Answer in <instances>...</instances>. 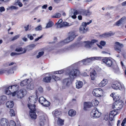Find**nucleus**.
Segmentation results:
<instances>
[{
  "label": "nucleus",
  "mask_w": 126,
  "mask_h": 126,
  "mask_svg": "<svg viewBox=\"0 0 126 126\" xmlns=\"http://www.w3.org/2000/svg\"><path fill=\"white\" fill-rule=\"evenodd\" d=\"M28 101L29 104L28 106L30 109V116L32 119L35 120L37 116L35 112L36 105H35L36 101V99L34 96H31L28 98Z\"/></svg>",
  "instance_id": "1"
},
{
  "label": "nucleus",
  "mask_w": 126,
  "mask_h": 126,
  "mask_svg": "<svg viewBox=\"0 0 126 126\" xmlns=\"http://www.w3.org/2000/svg\"><path fill=\"white\" fill-rule=\"evenodd\" d=\"M68 37L63 41L61 42V43L63 45L65 44L72 41L75 37L76 35H75V32L74 31H70L68 34Z\"/></svg>",
  "instance_id": "2"
},
{
  "label": "nucleus",
  "mask_w": 126,
  "mask_h": 126,
  "mask_svg": "<svg viewBox=\"0 0 126 126\" xmlns=\"http://www.w3.org/2000/svg\"><path fill=\"white\" fill-rule=\"evenodd\" d=\"M103 93V91L100 88H97L94 89L92 91L93 95L96 97H100Z\"/></svg>",
  "instance_id": "3"
},
{
  "label": "nucleus",
  "mask_w": 126,
  "mask_h": 126,
  "mask_svg": "<svg viewBox=\"0 0 126 126\" xmlns=\"http://www.w3.org/2000/svg\"><path fill=\"white\" fill-rule=\"evenodd\" d=\"M90 114L92 118H97L100 116L101 113L98 111L96 108H95L92 110Z\"/></svg>",
  "instance_id": "4"
},
{
  "label": "nucleus",
  "mask_w": 126,
  "mask_h": 126,
  "mask_svg": "<svg viewBox=\"0 0 126 126\" xmlns=\"http://www.w3.org/2000/svg\"><path fill=\"white\" fill-rule=\"evenodd\" d=\"M19 87L17 85L15 84L12 85L9 87L7 90H6V93L7 94H10V93H11V91H14V90H16L17 88Z\"/></svg>",
  "instance_id": "5"
},
{
  "label": "nucleus",
  "mask_w": 126,
  "mask_h": 126,
  "mask_svg": "<svg viewBox=\"0 0 126 126\" xmlns=\"http://www.w3.org/2000/svg\"><path fill=\"white\" fill-rule=\"evenodd\" d=\"M9 121L5 118H2L0 120V126H9Z\"/></svg>",
  "instance_id": "6"
},
{
  "label": "nucleus",
  "mask_w": 126,
  "mask_h": 126,
  "mask_svg": "<svg viewBox=\"0 0 126 126\" xmlns=\"http://www.w3.org/2000/svg\"><path fill=\"white\" fill-rule=\"evenodd\" d=\"M88 30V28L86 27V24L82 23L79 28L80 32L83 33H84L87 32Z\"/></svg>",
  "instance_id": "7"
},
{
  "label": "nucleus",
  "mask_w": 126,
  "mask_h": 126,
  "mask_svg": "<svg viewBox=\"0 0 126 126\" xmlns=\"http://www.w3.org/2000/svg\"><path fill=\"white\" fill-rule=\"evenodd\" d=\"M91 14V12L89 10L82 9L79 12V14H82L83 16H90Z\"/></svg>",
  "instance_id": "8"
},
{
  "label": "nucleus",
  "mask_w": 126,
  "mask_h": 126,
  "mask_svg": "<svg viewBox=\"0 0 126 126\" xmlns=\"http://www.w3.org/2000/svg\"><path fill=\"white\" fill-rule=\"evenodd\" d=\"M118 113V112L116 110H113L110 112L109 114V119L111 121L113 120L114 116Z\"/></svg>",
  "instance_id": "9"
},
{
  "label": "nucleus",
  "mask_w": 126,
  "mask_h": 126,
  "mask_svg": "<svg viewBox=\"0 0 126 126\" xmlns=\"http://www.w3.org/2000/svg\"><path fill=\"white\" fill-rule=\"evenodd\" d=\"M79 72V71L78 70L73 69L69 73L68 75L70 77H71L76 76H77L78 73Z\"/></svg>",
  "instance_id": "10"
},
{
  "label": "nucleus",
  "mask_w": 126,
  "mask_h": 126,
  "mask_svg": "<svg viewBox=\"0 0 126 126\" xmlns=\"http://www.w3.org/2000/svg\"><path fill=\"white\" fill-rule=\"evenodd\" d=\"M114 33L110 31V32L105 33L100 35V37L102 38H106L113 35Z\"/></svg>",
  "instance_id": "11"
},
{
  "label": "nucleus",
  "mask_w": 126,
  "mask_h": 126,
  "mask_svg": "<svg viewBox=\"0 0 126 126\" xmlns=\"http://www.w3.org/2000/svg\"><path fill=\"white\" fill-rule=\"evenodd\" d=\"M92 107V105L91 102H85L84 103V110H87V109L91 108Z\"/></svg>",
  "instance_id": "12"
},
{
  "label": "nucleus",
  "mask_w": 126,
  "mask_h": 126,
  "mask_svg": "<svg viewBox=\"0 0 126 126\" xmlns=\"http://www.w3.org/2000/svg\"><path fill=\"white\" fill-rule=\"evenodd\" d=\"M113 99L114 102L112 105V108L114 109V108H115V106H117L118 104V96H114Z\"/></svg>",
  "instance_id": "13"
},
{
  "label": "nucleus",
  "mask_w": 126,
  "mask_h": 126,
  "mask_svg": "<svg viewBox=\"0 0 126 126\" xmlns=\"http://www.w3.org/2000/svg\"><path fill=\"white\" fill-rule=\"evenodd\" d=\"M96 72L94 70H93L91 72L90 76L91 77V80H94L95 79L96 76Z\"/></svg>",
  "instance_id": "14"
},
{
  "label": "nucleus",
  "mask_w": 126,
  "mask_h": 126,
  "mask_svg": "<svg viewBox=\"0 0 126 126\" xmlns=\"http://www.w3.org/2000/svg\"><path fill=\"white\" fill-rule=\"evenodd\" d=\"M34 87V83L32 81L30 82L27 86V88L30 90H33Z\"/></svg>",
  "instance_id": "15"
},
{
  "label": "nucleus",
  "mask_w": 126,
  "mask_h": 126,
  "mask_svg": "<svg viewBox=\"0 0 126 126\" xmlns=\"http://www.w3.org/2000/svg\"><path fill=\"white\" fill-rule=\"evenodd\" d=\"M63 83H66V85L68 86L71 83V80L69 78H66L63 79Z\"/></svg>",
  "instance_id": "16"
},
{
  "label": "nucleus",
  "mask_w": 126,
  "mask_h": 126,
  "mask_svg": "<svg viewBox=\"0 0 126 126\" xmlns=\"http://www.w3.org/2000/svg\"><path fill=\"white\" fill-rule=\"evenodd\" d=\"M76 88L78 89H79L82 87L83 85V82H82L79 81H77L76 83Z\"/></svg>",
  "instance_id": "17"
},
{
  "label": "nucleus",
  "mask_w": 126,
  "mask_h": 126,
  "mask_svg": "<svg viewBox=\"0 0 126 126\" xmlns=\"http://www.w3.org/2000/svg\"><path fill=\"white\" fill-rule=\"evenodd\" d=\"M108 82L107 79H103V80L99 84V86L100 87H102L106 85Z\"/></svg>",
  "instance_id": "18"
},
{
  "label": "nucleus",
  "mask_w": 126,
  "mask_h": 126,
  "mask_svg": "<svg viewBox=\"0 0 126 126\" xmlns=\"http://www.w3.org/2000/svg\"><path fill=\"white\" fill-rule=\"evenodd\" d=\"M14 105V103L13 102V101H8L6 103V105L7 107L8 108H12Z\"/></svg>",
  "instance_id": "19"
},
{
  "label": "nucleus",
  "mask_w": 126,
  "mask_h": 126,
  "mask_svg": "<svg viewBox=\"0 0 126 126\" xmlns=\"http://www.w3.org/2000/svg\"><path fill=\"white\" fill-rule=\"evenodd\" d=\"M46 121V119L44 117L40 118V119L39 125L41 126H44Z\"/></svg>",
  "instance_id": "20"
},
{
  "label": "nucleus",
  "mask_w": 126,
  "mask_h": 126,
  "mask_svg": "<svg viewBox=\"0 0 126 126\" xmlns=\"http://www.w3.org/2000/svg\"><path fill=\"white\" fill-rule=\"evenodd\" d=\"M52 79V78L50 76L45 77L43 79V81L46 83L49 82Z\"/></svg>",
  "instance_id": "21"
},
{
  "label": "nucleus",
  "mask_w": 126,
  "mask_h": 126,
  "mask_svg": "<svg viewBox=\"0 0 126 126\" xmlns=\"http://www.w3.org/2000/svg\"><path fill=\"white\" fill-rule=\"evenodd\" d=\"M92 106L95 107L97 106L99 103V102L96 99H94L91 102Z\"/></svg>",
  "instance_id": "22"
},
{
  "label": "nucleus",
  "mask_w": 126,
  "mask_h": 126,
  "mask_svg": "<svg viewBox=\"0 0 126 126\" xmlns=\"http://www.w3.org/2000/svg\"><path fill=\"white\" fill-rule=\"evenodd\" d=\"M68 114L69 116H73L76 114V112L73 110H71L69 111Z\"/></svg>",
  "instance_id": "23"
},
{
  "label": "nucleus",
  "mask_w": 126,
  "mask_h": 126,
  "mask_svg": "<svg viewBox=\"0 0 126 126\" xmlns=\"http://www.w3.org/2000/svg\"><path fill=\"white\" fill-rule=\"evenodd\" d=\"M29 81V79L23 80L20 82V86H23L27 85L28 84V83L29 82H28Z\"/></svg>",
  "instance_id": "24"
},
{
  "label": "nucleus",
  "mask_w": 126,
  "mask_h": 126,
  "mask_svg": "<svg viewBox=\"0 0 126 126\" xmlns=\"http://www.w3.org/2000/svg\"><path fill=\"white\" fill-rule=\"evenodd\" d=\"M64 120L60 118L59 117L57 121L58 125L60 126L63 125L64 124Z\"/></svg>",
  "instance_id": "25"
},
{
  "label": "nucleus",
  "mask_w": 126,
  "mask_h": 126,
  "mask_svg": "<svg viewBox=\"0 0 126 126\" xmlns=\"http://www.w3.org/2000/svg\"><path fill=\"white\" fill-rule=\"evenodd\" d=\"M69 23L66 22H63L60 25L61 26H60L59 28H61L62 27L68 26H69Z\"/></svg>",
  "instance_id": "26"
},
{
  "label": "nucleus",
  "mask_w": 126,
  "mask_h": 126,
  "mask_svg": "<svg viewBox=\"0 0 126 126\" xmlns=\"http://www.w3.org/2000/svg\"><path fill=\"white\" fill-rule=\"evenodd\" d=\"M73 15L71 16L72 18L74 19H75L77 18L76 15L79 14V12L77 10H74Z\"/></svg>",
  "instance_id": "27"
},
{
  "label": "nucleus",
  "mask_w": 126,
  "mask_h": 126,
  "mask_svg": "<svg viewBox=\"0 0 126 126\" xmlns=\"http://www.w3.org/2000/svg\"><path fill=\"white\" fill-rule=\"evenodd\" d=\"M113 63L112 60L111 59H109L106 64L108 66L110 67L111 66H113Z\"/></svg>",
  "instance_id": "28"
},
{
  "label": "nucleus",
  "mask_w": 126,
  "mask_h": 126,
  "mask_svg": "<svg viewBox=\"0 0 126 126\" xmlns=\"http://www.w3.org/2000/svg\"><path fill=\"white\" fill-rule=\"evenodd\" d=\"M54 25L53 22L51 20H49L47 23L46 28H48L52 27Z\"/></svg>",
  "instance_id": "29"
},
{
  "label": "nucleus",
  "mask_w": 126,
  "mask_h": 126,
  "mask_svg": "<svg viewBox=\"0 0 126 126\" xmlns=\"http://www.w3.org/2000/svg\"><path fill=\"white\" fill-rule=\"evenodd\" d=\"M63 22V20L62 19H60L57 23H56L55 25L56 26V28L57 29L59 28L60 26Z\"/></svg>",
  "instance_id": "30"
},
{
  "label": "nucleus",
  "mask_w": 126,
  "mask_h": 126,
  "mask_svg": "<svg viewBox=\"0 0 126 126\" xmlns=\"http://www.w3.org/2000/svg\"><path fill=\"white\" fill-rule=\"evenodd\" d=\"M24 51L22 53H16V52H12L11 53L10 55L11 56H13L16 55H19V54H23V53H25L26 52V51H27V50L25 48H24Z\"/></svg>",
  "instance_id": "31"
},
{
  "label": "nucleus",
  "mask_w": 126,
  "mask_h": 126,
  "mask_svg": "<svg viewBox=\"0 0 126 126\" xmlns=\"http://www.w3.org/2000/svg\"><path fill=\"white\" fill-rule=\"evenodd\" d=\"M53 112L54 113L55 117H57V116L59 115L61 113V111L56 109L55 111H53Z\"/></svg>",
  "instance_id": "32"
},
{
  "label": "nucleus",
  "mask_w": 126,
  "mask_h": 126,
  "mask_svg": "<svg viewBox=\"0 0 126 126\" xmlns=\"http://www.w3.org/2000/svg\"><path fill=\"white\" fill-rule=\"evenodd\" d=\"M119 89L121 91H124L125 89L124 85L121 84L119 82Z\"/></svg>",
  "instance_id": "33"
},
{
  "label": "nucleus",
  "mask_w": 126,
  "mask_h": 126,
  "mask_svg": "<svg viewBox=\"0 0 126 126\" xmlns=\"http://www.w3.org/2000/svg\"><path fill=\"white\" fill-rule=\"evenodd\" d=\"M50 103L46 99L44 102H43V104L42 105L45 107H48L50 106Z\"/></svg>",
  "instance_id": "34"
},
{
  "label": "nucleus",
  "mask_w": 126,
  "mask_h": 126,
  "mask_svg": "<svg viewBox=\"0 0 126 126\" xmlns=\"http://www.w3.org/2000/svg\"><path fill=\"white\" fill-rule=\"evenodd\" d=\"M124 102L121 100L119 99V110L121 109L123 107Z\"/></svg>",
  "instance_id": "35"
},
{
  "label": "nucleus",
  "mask_w": 126,
  "mask_h": 126,
  "mask_svg": "<svg viewBox=\"0 0 126 126\" xmlns=\"http://www.w3.org/2000/svg\"><path fill=\"white\" fill-rule=\"evenodd\" d=\"M46 100V99L45 98L42 97H40L39 98V103L42 105V104H43V102H44Z\"/></svg>",
  "instance_id": "36"
},
{
  "label": "nucleus",
  "mask_w": 126,
  "mask_h": 126,
  "mask_svg": "<svg viewBox=\"0 0 126 126\" xmlns=\"http://www.w3.org/2000/svg\"><path fill=\"white\" fill-rule=\"evenodd\" d=\"M61 15L59 13H56L54 15L52 16L51 17L53 18H59L61 17Z\"/></svg>",
  "instance_id": "37"
},
{
  "label": "nucleus",
  "mask_w": 126,
  "mask_h": 126,
  "mask_svg": "<svg viewBox=\"0 0 126 126\" xmlns=\"http://www.w3.org/2000/svg\"><path fill=\"white\" fill-rule=\"evenodd\" d=\"M126 19V17L125 16L122 17L119 20V24L124 22Z\"/></svg>",
  "instance_id": "38"
},
{
  "label": "nucleus",
  "mask_w": 126,
  "mask_h": 126,
  "mask_svg": "<svg viewBox=\"0 0 126 126\" xmlns=\"http://www.w3.org/2000/svg\"><path fill=\"white\" fill-rule=\"evenodd\" d=\"M9 126H16L15 122L13 120H11L10 121Z\"/></svg>",
  "instance_id": "39"
},
{
  "label": "nucleus",
  "mask_w": 126,
  "mask_h": 126,
  "mask_svg": "<svg viewBox=\"0 0 126 126\" xmlns=\"http://www.w3.org/2000/svg\"><path fill=\"white\" fill-rule=\"evenodd\" d=\"M44 54V52L42 51L39 52L38 53V55L36 56V57L37 58H39L42 56Z\"/></svg>",
  "instance_id": "40"
},
{
  "label": "nucleus",
  "mask_w": 126,
  "mask_h": 126,
  "mask_svg": "<svg viewBox=\"0 0 126 126\" xmlns=\"http://www.w3.org/2000/svg\"><path fill=\"white\" fill-rule=\"evenodd\" d=\"M52 78L53 79H54L55 81H56L60 80L59 77L54 75L52 76Z\"/></svg>",
  "instance_id": "41"
},
{
  "label": "nucleus",
  "mask_w": 126,
  "mask_h": 126,
  "mask_svg": "<svg viewBox=\"0 0 126 126\" xmlns=\"http://www.w3.org/2000/svg\"><path fill=\"white\" fill-rule=\"evenodd\" d=\"M10 70H9L8 71L6 70L3 69L0 70V75H1L4 73L6 72L7 71L8 73L10 71Z\"/></svg>",
  "instance_id": "42"
},
{
  "label": "nucleus",
  "mask_w": 126,
  "mask_h": 126,
  "mask_svg": "<svg viewBox=\"0 0 126 126\" xmlns=\"http://www.w3.org/2000/svg\"><path fill=\"white\" fill-rule=\"evenodd\" d=\"M10 115L11 116H15V114L14 110L13 109H11L10 111Z\"/></svg>",
  "instance_id": "43"
},
{
  "label": "nucleus",
  "mask_w": 126,
  "mask_h": 126,
  "mask_svg": "<svg viewBox=\"0 0 126 126\" xmlns=\"http://www.w3.org/2000/svg\"><path fill=\"white\" fill-rule=\"evenodd\" d=\"M111 86L112 88L116 90L118 89V87L117 85H116L115 84H111Z\"/></svg>",
  "instance_id": "44"
},
{
  "label": "nucleus",
  "mask_w": 126,
  "mask_h": 126,
  "mask_svg": "<svg viewBox=\"0 0 126 126\" xmlns=\"http://www.w3.org/2000/svg\"><path fill=\"white\" fill-rule=\"evenodd\" d=\"M20 36V34H18L16 35H15L13 37L12 39V41H14L15 40L18 38H19V36Z\"/></svg>",
  "instance_id": "45"
},
{
  "label": "nucleus",
  "mask_w": 126,
  "mask_h": 126,
  "mask_svg": "<svg viewBox=\"0 0 126 126\" xmlns=\"http://www.w3.org/2000/svg\"><path fill=\"white\" fill-rule=\"evenodd\" d=\"M116 45H114V47L115 50L118 52V42H116L115 43Z\"/></svg>",
  "instance_id": "46"
},
{
  "label": "nucleus",
  "mask_w": 126,
  "mask_h": 126,
  "mask_svg": "<svg viewBox=\"0 0 126 126\" xmlns=\"http://www.w3.org/2000/svg\"><path fill=\"white\" fill-rule=\"evenodd\" d=\"M23 49L22 47H19L17 48L15 50L16 51L19 52L23 51Z\"/></svg>",
  "instance_id": "47"
},
{
  "label": "nucleus",
  "mask_w": 126,
  "mask_h": 126,
  "mask_svg": "<svg viewBox=\"0 0 126 126\" xmlns=\"http://www.w3.org/2000/svg\"><path fill=\"white\" fill-rule=\"evenodd\" d=\"M109 58H105L104 59H102V61L104 63H105L106 64L107 61H108V60L109 59Z\"/></svg>",
  "instance_id": "48"
},
{
  "label": "nucleus",
  "mask_w": 126,
  "mask_h": 126,
  "mask_svg": "<svg viewBox=\"0 0 126 126\" xmlns=\"http://www.w3.org/2000/svg\"><path fill=\"white\" fill-rule=\"evenodd\" d=\"M98 41L95 39H92L91 41H89V43L90 44H93L96 43Z\"/></svg>",
  "instance_id": "49"
},
{
  "label": "nucleus",
  "mask_w": 126,
  "mask_h": 126,
  "mask_svg": "<svg viewBox=\"0 0 126 126\" xmlns=\"http://www.w3.org/2000/svg\"><path fill=\"white\" fill-rule=\"evenodd\" d=\"M106 42L104 41H101L100 42V44L102 46H104L106 45Z\"/></svg>",
  "instance_id": "50"
},
{
  "label": "nucleus",
  "mask_w": 126,
  "mask_h": 126,
  "mask_svg": "<svg viewBox=\"0 0 126 126\" xmlns=\"http://www.w3.org/2000/svg\"><path fill=\"white\" fill-rule=\"evenodd\" d=\"M36 30L37 31L40 30H42V26L41 25L38 26L35 28Z\"/></svg>",
  "instance_id": "51"
},
{
  "label": "nucleus",
  "mask_w": 126,
  "mask_h": 126,
  "mask_svg": "<svg viewBox=\"0 0 126 126\" xmlns=\"http://www.w3.org/2000/svg\"><path fill=\"white\" fill-rule=\"evenodd\" d=\"M20 91L21 94H22V96L23 97L24 96V90L22 89H20Z\"/></svg>",
  "instance_id": "52"
},
{
  "label": "nucleus",
  "mask_w": 126,
  "mask_h": 126,
  "mask_svg": "<svg viewBox=\"0 0 126 126\" xmlns=\"http://www.w3.org/2000/svg\"><path fill=\"white\" fill-rule=\"evenodd\" d=\"M126 122V118H125L121 124L122 126H124V125L125 124Z\"/></svg>",
  "instance_id": "53"
},
{
  "label": "nucleus",
  "mask_w": 126,
  "mask_h": 126,
  "mask_svg": "<svg viewBox=\"0 0 126 126\" xmlns=\"http://www.w3.org/2000/svg\"><path fill=\"white\" fill-rule=\"evenodd\" d=\"M5 9L3 6H1L0 7V12H2L3 11H5Z\"/></svg>",
  "instance_id": "54"
},
{
  "label": "nucleus",
  "mask_w": 126,
  "mask_h": 126,
  "mask_svg": "<svg viewBox=\"0 0 126 126\" xmlns=\"http://www.w3.org/2000/svg\"><path fill=\"white\" fill-rule=\"evenodd\" d=\"M16 3H18V5L20 7H21L23 6V4L22 3L19 1L17 0L16 2Z\"/></svg>",
  "instance_id": "55"
},
{
  "label": "nucleus",
  "mask_w": 126,
  "mask_h": 126,
  "mask_svg": "<svg viewBox=\"0 0 126 126\" xmlns=\"http://www.w3.org/2000/svg\"><path fill=\"white\" fill-rule=\"evenodd\" d=\"M27 37L28 38H29L31 40H32L33 39V37L32 35H31L29 34H28Z\"/></svg>",
  "instance_id": "56"
},
{
  "label": "nucleus",
  "mask_w": 126,
  "mask_h": 126,
  "mask_svg": "<svg viewBox=\"0 0 126 126\" xmlns=\"http://www.w3.org/2000/svg\"><path fill=\"white\" fill-rule=\"evenodd\" d=\"M94 60H100L102 58L101 57H94L93 58Z\"/></svg>",
  "instance_id": "57"
},
{
  "label": "nucleus",
  "mask_w": 126,
  "mask_h": 126,
  "mask_svg": "<svg viewBox=\"0 0 126 126\" xmlns=\"http://www.w3.org/2000/svg\"><path fill=\"white\" fill-rule=\"evenodd\" d=\"M10 8L12 9H18V7L14 6H12L10 7Z\"/></svg>",
  "instance_id": "58"
},
{
  "label": "nucleus",
  "mask_w": 126,
  "mask_h": 126,
  "mask_svg": "<svg viewBox=\"0 0 126 126\" xmlns=\"http://www.w3.org/2000/svg\"><path fill=\"white\" fill-rule=\"evenodd\" d=\"M58 72H59V74H63L64 72V70H61L58 71Z\"/></svg>",
  "instance_id": "59"
},
{
  "label": "nucleus",
  "mask_w": 126,
  "mask_h": 126,
  "mask_svg": "<svg viewBox=\"0 0 126 126\" xmlns=\"http://www.w3.org/2000/svg\"><path fill=\"white\" fill-rule=\"evenodd\" d=\"M29 25H28L26 27L25 26L24 27V28L25 29V30L26 31H27L29 29Z\"/></svg>",
  "instance_id": "60"
},
{
  "label": "nucleus",
  "mask_w": 126,
  "mask_h": 126,
  "mask_svg": "<svg viewBox=\"0 0 126 126\" xmlns=\"http://www.w3.org/2000/svg\"><path fill=\"white\" fill-rule=\"evenodd\" d=\"M78 18L79 20H81L82 19V17L81 15H79L78 16Z\"/></svg>",
  "instance_id": "61"
},
{
  "label": "nucleus",
  "mask_w": 126,
  "mask_h": 126,
  "mask_svg": "<svg viewBox=\"0 0 126 126\" xmlns=\"http://www.w3.org/2000/svg\"><path fill=\"white\" fill-rule=\"evenodd\" d=\"M16 94V91H14V92L12 93V95L13 96H15Z\"/></svg>",
  "instance_id": "62"
},
{
  "label": "nucleus",
  "mask_w": 126,
  "mask_h": 126,
  "mask_svg": "<svg viewBox=\"0 0 126 126\" xmlns=\"http://www.w3.org/2000/svg\"><path fill=\"white\" fill-rule=\"evenodd\" d=\"M38 90L39 91H40L41 92H43V89L41 87H40L39 88Z\"/></svg>",
  "instance_id": "63"
},
{
  "label": "nucleus",
  "mask_w": 126,
  "mask_h": 126,
  "mask_svg": "<svg viewBox=\"0 0 126 126\" xmlns=\"http://www.w3.org/2000/svg\"><path fill=\"white\" fill-rule=\"evenodd\" d=\"M47 4H45L43 5L42 7V8L43 9H46L47 7Z\"/></svg>",
  "instance_id": "64"
}]
</instances>
